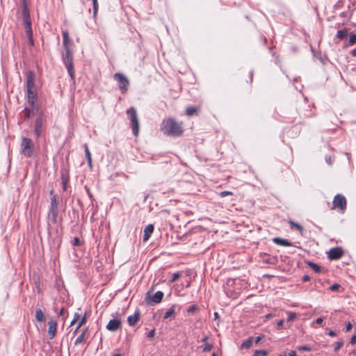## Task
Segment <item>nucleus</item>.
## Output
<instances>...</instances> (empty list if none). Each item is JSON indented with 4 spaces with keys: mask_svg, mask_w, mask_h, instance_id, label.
<instances>
[{
    "mask_svg": "<svg viewBox=\"0 0 356 356\" xmlns=\"http://www.w3.org/2000/svg\"><path fill=\"white\" fill-rule=\"evenodd\" d=\"M161 130L164 135L172 137H179L183 134V122L177 121L173 118H168L162 121Z\"/></svg>",
    "mask_w": 356,
    "mask_h": 356,
    "instance_id": "obj_1",
    "label": "nucleus"
},
{
    "mask_svg": "<svg viewBox=\"0 0 356 356\" xmlns=\"http://www.w3.org/2000/svg\"><path fill=\"white\" fill-rule=\"evenodd\" d=\"M127 114L130 120L132 133L135 136H138L139 134V122L136 110L134 107H131L127 111Z\"/></svg>",
    "mask_w": 356,
    "mask_h": 356,
    "instance_id": "obj_2",
    "label": "nucleus"
},
{
    "mask_svg": "<svg viewBox=\"0 0 356 356\" xmlns=\"http://www.w3.org/2000/svg\"><path fill=\"white\" fill-rule=\"evenodd\" d=\"M63 60L67 70L71 79L74 80V70L73 64V56L71 49L65 50V54L63 56Z\"/></svg>",
    "mask_w": 356,
    "mask_h": 356,
    "instance_id": "obj_3",
    "label": "nucleus"
},
{
    "mask_svg": "<svg viewBox=\"0 0 356 356\" xmlns=\"http://www.w3.org/2000/svg\"><path fill=\"white\" fill-rule=\"evenodd\" d=\"M34 145L31 139L22 138L21 143V153L26 157H31L33 154Z\"/></svg>",
    "mask_w": 356,
    "mask_h": 356,
    "instance_id": "obj_4",
    "label": "nucleus"
},
{
    "mask_svg": "<svg viewBox=\"0 0 356 356\" xmlns=\"http://www.w3.org/2000/svg\"><path fill=\"white\" fill-rule=\"evenodd\" d=\"M58 213V201L56 195L51 197V205L49 210V216L53 223H56L57 221V217Z\"/></svg>",
    "mask_w": 356,
    "mask_h": 356,
    "instance_id": "obj_5",
    "label": "nucleus"
},
{
    "mask_svg": "<svg viewBox=\"0 0 356 356\" xmlns=\"http://www.w3.org/2000/svg\"><path fill=\"white\" fill-rule=\"evenodd\" d=\"M114 79L118 82V87L122 94L128 90L129 81L123 74L118 72L114 74Z\"/></svg>",
    "mask_w": 356,
    "mask_h": 356,
    "instance_id": "obj_6",
    "label": "nucleus"
},
{
    "mask_svg": "<svg viewBox=\"0 0 356 356\" xmlns=\"http://www.w3.org/2000/svg\"><path fill=\"white\" fill-rule=\"evenodd\" d=\"M347 206L346 197L341 194H337L334 196L332 202V209H337L343 212Z\"/></svg>",
    "mask_w": 356,
    "mask_h": 356,
    "instance_id": "obj_7",
    "label": "nucleus"
},
{
    "mask_svg": "<svg viewBox=\"0 0 356 356\" xmlns=\"http://www.w3.org/2000/svg\"><path fill=\"white\" fill-rule=\"evenodd\" d=\"M45 130V120L43 117L39 116L35 121L34 134L36 138H39Z\"/></svg>",
    "mask_w": 356,
    "mask_h": 356,
    "instance_id": "obj_8",
    "label": "nucleus"
},
{
    "mask_svg": "<svg viewBox=\"0 0 356 356\" xmlns=\"http://www.w3.org/2000/svg\"><path fill=\"white\" fill-rule=\"evenodd\" d=\"M22 16L26 32H29V31L32 30L31 20L29 10L25 3L24 4L22 8Z\"/></svg>",
    "mask_w": 356,
    "mask_h": 356,
    "instance_id": "obj_9",
    "label": "nucleus"
},
{
    "mask_svg": "<svg viewBox=\"0 0 356 356\" xmlns=\"http://www.w3.org/2000/svg\"><path fill=\"white\" fill-rule=\"evenodd\" d=\"M344 254L343 250L341 247L331 248L327 252V257L330 260H337L341 259Z\"/></svg>",
    "mask_w": 356,
    "mask_h": 356,
    "instance_id": "obj_10",
    "label": "nucleus"
},
{
    "mask_svg": "<svg viewBox=\"0 0 356 356\" xmlns=\"http://www.w3.org/2000/svg\"><path fill=\"white\" fill-rule=\"evenodd\" d=\"M122 328V323L120 319L113 318L109 321L106 325V329L111 332H115Z\"/></svg>",
    "mask_w": 356,
    "mask_h": 356,
    "instance_id": "obj_11",
    "label": "nucleus"
},
{
    "mask_svg": "<svg viewBox=\"0 0 356 356\" xmlns=\"http://www.w3.org/2000/svg\"><path fill=\"white\" fill-rule=\"evenodd\" d=\"M48 336L49 339H53L55 337L57 330V322L55 320H51L48 323Z\"/></svg>",
    "mask_w": 356,
    "mask_h": 356,
    "instance_id": "obj_12",
    "label": "nucleus"
},
{
    "mask_svg": "<svg viewBox=\"0 0 356 356\" xmlns=\"http://www.w3.org/2000/svg\"><path fill=\"white\" fill-rule=\"evenodd\" d=\"M34 79V72L32 71L28 72L26 73V89L33 90V88H35Z\"/></svg>",
    "mask_w": 356,
    "mask_h": 356,
    "instance_id": "obj_13",
    "label": "nucleus"
},
{
    "mask_svg": "<svg viewBox=\"0 0 356 356\" xmlns=\"http://www.w3.org/2000/svg\"><path fill=\"white\" fill-rule=\"evenodd\" d=\"M88 327L85 328L81 334L76 339L74 344L78 345L81 343L86 342L88 337Z\"/></svg>",
    "mask_w": 356,
    "mask_h": 356,
    "instance_id": "obj_14",
    "label": "nucleus"
},
{
    "mask_svg": "<svg viewBox=\"0 0 356 356\" xmlns=\"http://www.w3.org/2000/svg\"><path fill=\"white\" fill-rule=\"evenodd\" d=\"M163 298V293L161 291H158L154 293V295L150 298L149 300L147 299V301L148 304H150L151 302L157 304L161 302Z\"/></svg>",
    "mask_w": 356,
    "mask_h": 356,
    "instance_id": "obj_15",
    "label": "nucleus"
},
{
    "mask_svg": "<svg viewBox=\"0 0 356 356\" xmlns=\"http://www.w3.org/2000/svg\"><path fill=\"white\" fill-rule=\"evenodd\" d=\"M140 318V313L138 312H135L134 315L129 316L127 318L128 324L130 326H135L138 322Z\"/></svg>",
    "mask_w": 356,
    "mask_h": 356,
    "instance_id": "obj_16",
    "label": "nucleus"
},
{
    "mask_svg": "<svg viewBox=\"0 0 356 356\" xmlns=\"http://www.w3.org/2000/svg\"><path fill=\"white\" fill-rule=\"evenodd\" d=\"M154 231V225L152 224L148 225L144 229L143 241L146 242L149 240L151 234Z\"/></svg>",
    "mask_w": 356,
    "mask_h": 356,
    "instance_id": "obj_17",
    "label": "nucleus"
},
{
    "mask_svg": "<svg viewBox=\"0 0 356 356\" xmlns=\"http://www.w3.org/2000/svg\"><path fill=\"white\" fill-rule=\"evenodd\" d=\"M26 90H27L29 103L31 105H33L35 100L36 99V97H37L36 89L35 88H33V90L26 89Z\"/></svg>",
    "mask_w": 356,
    "mask_h": 356,
    "instance_id": "obj_18",
    "label": "nucleus"
},
{
    "mask_svg": "<svg viewBox=\"0 0 356 356\" xmlns=\"http://www.w3.org/2000/svg\"><path fill=\"white\" fill-rule=\"evenodd\" d=\"M62 34H63V47L65 48V50H70V41L68 31H63Z\"/></svg>",
    "mask_w": 356,
    "mask_h": 356,
    "instance_id": "obj_19",
    "label": "nucleus"
},
{
    "mask_svg": "<svg viewBox=\"0 0 356 356\" xmlns=\"http://www.w3.org/2000/svg\"><path fill=\"white\" fill-rule=\"evenodd\" d=\"M273 241L275 244L282 245V246H291L292 245L290 241H289L287 239L281 238L279 237L274 238L273 239Z\"/></svg>",
    "mask_w": 356,
    "mask_h": 356,
    "instance_id": "obj_20",
    "label": "nucleus"
},
{
    "mask_svg": "<svg viewBox=\"0 0 356 356\" xmlns=\"http://www.w3.org/2000/svg\"><path fill=\"white\" fill-rule=\"evenodd\" d=\"M200 109V106H188L186 109V115L188 116H193L196 115Z\"/></svg>",
    "mask_w": 356,
    "mask_h": 356,
    "instance_id": "obj_21",
    "label": "nucleus"
},
{
    "mask_svg": "<svg viewBox=\"0 0 356 356\" xmlns=\"http://www.w3.org/2000/svg\"><path fill=\"white\" fill-rule=\"evenodd\" d=\"M35 319L40 323L45 321V317L41 309H37L35 310Z\"/></svg>",
    "mask_w": 356,
    "mask_h": 356,
    "instance_id": "obj_22",
    "label": "nucleus"
},
{
    "mask_svg": "<svg viewBox=\"0 0 356 356\" xmlns=\"http://www.w3.org/2000/svg\"><path fill=\"white\" fill-rule=\"evenodd\" d=\"M175 305H172L170 308L166 311L163 315V319H167L171 316H175Z\"/></svg>",
    "mask_w": 356,
    "mask_h": 356,
    "instance_id": "obj_23",
    "label": "nucleus"
},
{
    "mask_svg": "<svg viewBox=\"0 0 356 356\" xmlns=\"http://www.w3.org/2000/svg\"><path fill=\"white\" fill-rule=\"evenodd\" d=\"M289 224L290 225L291 228H296L300 234L302 233V232L304 230V228L299 223L296 222H294L293 220H289Z\"/></svg>",
    "mask_w": 356,
    "mask_h": 356,
    "instance_id": "obj_24",
    "label": "nucleus"
},
{
    "mask_svg": "<svg viewBox=\"0 0 356 356\" xmlns=\"http://www.w3.org/2000/svg\"><path fill=\"white\" fill-rule=\"evenodd\" d=\"M307 264L316 273H320L322 270L321 267L320 266L312 261H307Z\"/></svg>",
    "mask_w": 356,
    "mask_h": 356,
    "instance_id": "obj_25",
    "label": "nucleus"
},
{
    "mask_svg": "<svg viewBox=\"0 0 356 356\" xmlns=\"http://www.w3.org/2000/svg\"><path fill=\"white\" fill-rule=\"evenodd\" d=\"M61 180L69 181L70 180V173L69 170L67 169H62L61 170Z\"/></svg>",
    "mask_w": 356,
    "mask_h": 356,
    "instance_id": "obj_26",
    "label": "nucleus"
},
{
    "mask_svg": "<svg viewBox=\"0 0 356 356\" xmlns=\"http://www.w3.org/2000/svg\"><path fill=\"white\" fill-rule=\"evenodd\" d=\"M348 35V31L346 29L339 30L337 33V37L340 40L345 39Z\"/></svg>",
    "mask_w": 356,
    "mask_h": 356,
    "instance_id": "obj_27",
    "label": "nucleus"
},
{
    "mask_svg": "<svg viewBox=\"0 0 356 356\" xmlns=\"http://www.w3.org/2000/svg\"><path fill=\"white\" fill-rule=\"evenodd\" d=\"M253 342V338L250 337L247 340L244 341L241 344L242 348H249L252 346Z\"/></svg>",
    "mask_w": 356,
    "mask_h": 356,
    "instance_id": "obj_28",
    "label": "nucleus"
},
{
    "mask_svg": "<svg viewBox=\"0 0 356 356\" xmlns=\"http://www.w3.org/2000/svg\"><path fill=\"white\" fill-rule=\"evenodd\" d=\"M268 352L265 350H257L254 351L253 356H266Z\"/></svg>",
    "mask_w": 356,
    "mask_h": 356,
    "instance_id": "obj_29",
    "label": "nucleus"
},
{
    "mask_svg": "<svg viewBox=\"0 0 356 356\" xmlns=\"http://www.w3.org/2000/svg\"><path fill=\"white\" fill-rule=\"evenodd\" d=\"M181 276V272H176L175 273L172 274V278L171 280H170V283H173L175 282V281H177L180 277Z\"/></svg>",
    "mask_w": 356,
    "mask_h": 356,
    "instance_id": "obj_30",
    "label": "nucleus"
},
{
    "mask_svg": "<svg viewBox=\"0 0 356 356\" xmlns=\"http://www.w3.org/2000/svg\"><path fill=\"white\" fill-rule=\"evenodd\" d=\"M87 318H88V312H86L83 316L79 320V327H82L87 321Z\"/></svg>",
    "mask_w": 356,
    "mask_h": 356,
    "instance_id": "obj_31",
    "label": "nucleus"
},
{
    "mask_svg": "<svg viewBox=\"0 0 356 356\" xmlns=\"http://www.w3.org/2000/svg\"><path fill=\"white\" fill-rule=\"evenodd\" d=\"M83 147H84V150H85V154H86V159L87 160L92 159L91 154L90 152V150H89L88 145L87 144H84Z\"/></svg>",
    "mask_w": 356,
    "mask_h": 356,
    "instance_id": "obj_32",
    "label": "nucleus"
},
{
    "mask_svg": "<svg viewBox=\"0 0 356 356\" xmlns=\"http://www.w3.org/2000/svg\"><path fill=\"white\" fill-rule=\"evenodd\" d=\"M355 44H356V33L352 34L350 36L349 40H348V44L349 46H352V45H353Z\"/></svg>",
    "mask_w": 356,
    "mask_h": 356,
    "instance_id": "obj_33",
    "label": "nucleus"
},
{
    "mask_svg": "<svg viewBox=\"0 0 356 356\" xmlns=\"http://www.w3.org/2000/svg\"><path fill=\"white\" fill-rule=\"evenodd\" d=\"M26 36L29 39L30 45L33 46L34 44L33 39V31L32 30L29 31V32H26Z\"/></svg>",
    "mask_w": 356,
    "mask_h": 356,
    "instance_id": "obj_34",
    "label": "nucleus"
},
{
    "mask_svg": "<svg viewBox=\"0 0 356 356\" xmlns=\"http://www.w3.org/2000/svg\"><path fill=\"white\" fill-rule=\"evenodd\" d=\"M343 344V341L341 339L340 341L336 342L335 347L334 348V351L337 352L338 350H339Z\"/></svg>",
    "mask_w": 356,
    "mask_h": 356,
    "instance_id": "obj_35",
    "label": "nucleus"
},
{
    "mask_svg": "<svg viewBox=\"0 0 356 356\" xmlns=\"http://www.w3.org/2000/svg\"><path fill=\"white\" fill-rule=\"evenodd\" d=\"M213 346L211 343H206L202 348L203 352H209L213 348Z\"/></svg>",
    "mask_w": 356,
    "mask_h": 356,
    "instance_id": "obj_36",
    "label": "nucleus"
},
{
    "mask_svg": "<svg viewBox=\"0 0 356 356\" xmlns=\"http://www.w3.org/2000/svg\"><path fill=\"white\" fill-rule=\"evenodd\" d=\"M72 244L74 246H80L81 245L82 243L78 237H74L72 241Z\"/></svg>",
    "mask_w": 356,
    "mask_h": 356,
    "instance_id": "obj_37",
    "label": "nucleus"
},
{
    "mask_svg": "<svg viewBox=\"0 0 356 356\" xmlns=\"http://www.w3.org/2000/svg\"><path fill=\"white\" fill-rule=\"evenodd\" d=\"M198 309L196 305H193L187 309L188 313H193Z\"/></svg>",
    "mask_w": 356,
    "mask_h": 356,
    "instance_id": "obj_38",
    "label": "nucleus"
},
{
    "mask_svg": "<svg viewBox=\"0 0 356 356\" xmlns=\"http://www.w3.org/2000/svg\"><path fill=\"white\" fill-rule=\"evenodd\" d=\"M296 318V314L294 312H289L288 313V317H287V321H291L294 320Z\"/></svg>",
    "mask_w": 356,
    "mask_h": 356,
    "instance_id": "obj_39",
    "label": "nucleus"
},
{
    "mask_svg": "<svg viewBox=\"0 0 356 356\" xmlns=\"http://www.w3.org/2000/svg\"><path fill=\"white\" fill-rule=\"evenodd\" d=\"M341 288V285L339 284H334L330 286V289L332 291H338Z\"/></svg>",
    "mask_w": 356,
    "mask_h": 356,
    "instance_id": "obj_40",
    "label": "nucleus"
},
{
    "mask_svg": "<svg viewBox=\"0 0 356 356\" xmlns=\"http://www.w3.org/2000/svg\"><path fill=\"white\" fill-rule=\"evenodd\" d=\"M297 349L300 351H302V350L310 351L312 350L311 347L307 346H299L297 347Z\"/></svg>",
    "mask_w": 356,
    "mask_h": 356,
    "instance_id": "obj_41",
    "label": "nucleus"
},
{
    "mask_svg": "<svg viewBox=\"0 0 356 356\" xmlns=\"http://www.w3.org/2000/svg\"><path fill=\"white\" fill-rule=\"evenodd\" d=\"M233 195V193L231 191H222L220 193V196L222 197H224L227 195Z\"/></svg>",
    "mask_w": 356,
    "mask_h": 356,
    "instance_id": "obj_42",
    "label": "nucleus"
},
{
    "mask_svg": "<svg viewBox=\"0 0 356 356\" xmlns=\"http://www.w3.org/2000/svg\"><path fill=\"white\" fill-rule=\"evenodd\" d=\"M94 14L96 15L98 10V3L97 0H92Z\"/></svg>",
    "mask_w": 356,
    "mask_h": 356,
    "instance_id": "obj_43",
    "label": "nucleus"
},
{
    "mask_svg": "<svg viewBox=\"0 0 356 356\" xmlns=\"http://www.w3.org/2000/svg\"><path fill=\"white\" fill-rule=\"evenodd\" d=\"M24 116L26 118H27V119L30 118V115H31L30 109L25 108L24 110Z\"/></svg>",
    "mask_w": 356,
    "mask_h": 356,
    "instance_id": "obj_44",
    "label": "nucleus"
},
{
    "mask_svg": "<svg viewBox=\"0 0 356 356\" xmlns=\"http://www.w3.org/2000/svg\"><path fill=\"white\" fill-rule=\"evenodd\" d=\"M154 335H155V330L154 329V330H150L147 333V337H148V338H153L154 337Z\"/></svg>",
    "mask_w": 356,
    "mask_h": 356,
    "instance_id": "obj_45",
    "label": "nucleus"
},
{
    "mask_svg": "<svg viewBox=\"0 0 356 356\" xmlns=\"http://www.w3.org/2000/svg\"><path fill=\"white\" fill-rule=\"evenodd\" d=\"M264 338V335H263V334H261V335L257 337V338L255 339V343L256 344L259 343L260 342V341L261 339H263Z\"/></svg>",
    "mask_w": 356,
    "mask_h": 356,
    "instance_id": "obj_46",
    "label": "nucleus"
},
{
    "mask_svg": "<svg viewBox=\"0 0 356 356\" xmlns=\"http://www.w3.org/2000/svg\"><path fill=\"white\" fill-rule=\"evenodd\" d=\"M69 181H62V187L63 191H66L67 188Z\"/></svg>",
    "mask_w": 356,
    "mask_h": 356,
    "instance_id": "obj_47",
    "label": "nucleus"
},
{
    "mask_svg": "<svg viewBox=\"0 0 356 356\" xmlns=\"http://www.w3.org/2000/svg\"><path fill=\"white\" fill-rule=\"evenodd\" d=\"M284 325V320H280L277 322V325L279 329H282Z\"/></svg>",
    "mask_w": 356,
    "mask_h": 356,
    "instance_id": "obj_48",
    "label": "nucleus"
},
{
    "mask_svg": "<svg viewBox=\"0 0 356 356\" xmlns=\"http://www.w3.org/2000/svg\"><path fill=\"white\" fill-rule=\"evenodd\" d=\"M310 277L308 275H305L303 277H302V282H308L310 280Z\"/></svg>",
    "mask_w": 356,
    "mask_h": 356,
    "instance_id": "obj_49",
    "label": "nucleus"
},
{
    "mask_svg": "<svg viewBox=\"0 0 356 356\" xmlns=\"http://www.w3.org/2000/svg\"><path fill=\"white\" fill-rule=\"evenodd\" d=\"M353 327V325L351 324V323H348L346 326V332H349Z\"/></svg>",
    "mask_w": 356,
    "mask_h": 356,
    "instance_id": "obj_50",
    "label": "nucleus"
},
{
    "mask_svg": "<svg viewBox=\"0 0 356 356\" xmlns=\"http://www.w3.org/2000/svg\"><path fill=\"white\" fill-rule=\"evenodd\" d=\"M350 343L355 344L356 343V334L353 335L350 339Z\"/></svg>",
    "mask_w": 356,
    "mask_h": 356,
    "instance_id": "obj_51",
    "label": "nucleus"
},
{
    "mask_svg": "<svg viewBox=\"0 0 356 356\" xmlns=\"http://www.w3.org/2000/svg\"><path fill=\"white\" fill-rule=\"evenodd\" d=\"M325 161L326 162L329 164V165H331L332 164V158L331 156H327L325 157Z\"/></svg>",
    "mask_w": 356,
    "mask_h": 356,
    "instance_id": "obj_52",
    "label": "nucleus"
},
{
    "mask_svg": "<svg viewBox=\"0 0 356 356\" xmlns=\"http://www.w3.org/2000/svg\"><path fill=\"white\" fill-rule=\"evenodd\" d=\"M288 356H297L296 355V352L294 351V350H291L289 354H288Z\"/></svg>",
    "mask_w": 356,
    "mask_h": 356,
    "instance_id": "obj_53",
    "label": "nucleus"
},
{
    "mask_svg": "<svg viewBox=\"0 0 356 356\" xmlns=\"http://www.w3.org/2000/svg\"><path fill=\"white\" fill-rule=\"evenodd\" d=\"M323 320L322 318H318L316 320V323L317 324H321L323 323Z\"/></svg>",
    "mask_w": 356,
    "mask_h": 356,
    "instance_id": "obj_54",
    "label": "nucleus"
},
{
    "mask_svg": "<svg viewBox=\"0 0 356 356\" xmlns=\"http://www.w3.org/2000/svg\"><path fill=\"white\" fill-rule=\"evenodd\" d=\"M328 335L330 336V337H335L336 336V333L333 330H330L328 332Z\"/></svg>",
    "mask_w": 356,
    "mask_h": 356,
    "instance_id": "obj_55",
    "label": "nucleus"
},
{
    "mask_svg": "<svg viewBox=\"0 0 356 356\" xmlns=\"http://www.w3.org/2000/svg\"><path fill=\"white\" fill-rule=\"evenodd\" d=\"M80 318V315L78 313H75L73 319H76L77 321Z\"/></svg>",
    "mask_w": 356,
    "mask_h": 356,
    "instance_id": "obj_56",
    "label": "nucleus"
},
{
    "mask_svg": "<svg viewBox=\"0 0 356 356\" xmlns=\"http://www.w3.org/2000/svg\"><path fill=\"white\" fill-rule=\"evenodd\" d=\"M249 76H250V83H252V81L253 80V72H250Z\"/></svg>",
    "mask_w": 356,
    "mask_h": 356,
    "instance_id": "obj_57",
    "label": "nucleus"
},
{
    "mask_svg": "<svg viewBox=\"0 0 356 356\" xmlns=\"http://www.w3.org/2000/svg\"><path fill=\"white\" fill-rule=\"evenodd\" d=\"M65 309H64L63 307V308H61V309L60 310V312H59V315H60V316H64V314H65Z\"/></svg>",
    "mask_w": 356,
    "mask_h": 356,
    "instance_id": "obj_58",
    "label": "nucleus"
},
{
    "mask_svg": "<svg viewBox=\"0 0 356 356\" xmlns=\"http://www.w3.org/2000/svg\"><path fill=\"white\" fill-rule=\"evenodd\" d=\"M87 161H88V165L90 166V168H92V159H88V160H87Z\"/></svg>",
    "mask_w": 356,
    "mask_h": 356,
    "instance_id": "obj_59",
    "label": "nucleus"
},
{
    "mask_svg": "<svg viewBox=\"0 0 356 356\" xmlns=\"http://www.w3.org/2000/svg\"><path fill=\"white\" fill-rule=\"evenodd\" d=\"M350 54L352 56H356V48L353 49Z\"/></svg>",
    "mask_w": 356,
    "mask_h": 356,
    "instance_id": "obj_60",
    "label": "nucleus"
},
{
    "mask_svg": "<svg viewBox=\"0 0 356 356\" xmlns=\"http://www.w3.org/2000/svg\"><path fill=\"white\" fill-rule=\"evenodd\" d=\"M81 327H79V324L78 323V325H77V326H76V329H75V330L74 332V334H76Z\"/></svg>",
    "mask_w": 356,
    "mask_h": 356,
    "instance_id": "obj_61",
    "label": "nucleus"
},
{
    "mask_svg": "<svg viewBox=\"0 0 356 356\" xmlns=\"http://www.w3.org/2000/svg\"><path fill=\"white\" fill-rule=\"evenodd\" d=\"M213 316H214L215 320L219 318V315H218V312H214Z\"/></svg>",
    "mask_w": 356,
    "mask_h": 356,
    "instance_id": "obj_62",
    "label": "nucleus"
},
{
    "mask_svg": "<svg viewBox=\"0 0 356 356\" xmlns=\"http://www.w3.org/2000/svg\"><path fill=\"white\" fill-rule=\"evenodd\" d=\"M209 339L208 336H205L204 338L202 339V342H206Z\"/></svg>",
    "mask_w": 356,
    "mask_h": 356,
    "instance_id": "obj_63",
    "label": "nucleus"
},
{
    "mask_svg": "<svg viewBox=\"0 0 356 356\" xmlns=\"http://www.w3.org/2000/svg\"><path fill=\"white\" fill-rule=\"evenodd\" d=\"M113 356H123L122 354L120 353H115L113 355Z\"/></svg>",
    "mask_w": 356,
    "mask_h": 356,
    "instance_id": "obj_64",
    "label": "nucleus"
}]
</instances>
